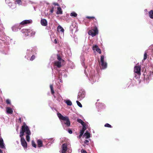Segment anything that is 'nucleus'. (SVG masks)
Returning a JSON list of instances; mask_svg holds the SVG:
<instances>
[{
    "mask_svg": "<svg viewBox=\"0 0 153 153\" xmlns=\"http://www.w3.org/2000/svg\"><path fill=\"white\" fill-rule=\"evenodd\" d=\"M25 133L26 134V140L27 142H29L30 141V135L31 134V132L27 126L24 123L21 129L20 132V137H21V141L22 146L24 148H26L27 147V143L23 137L25 134Z\"/></svg>",
    "mask_w": 153,
    "mask_h": 153,
    "instance_id": "1",
    "label": "nucleus"
},
{
    "mask_svg": "<svg viewBox=\"0 0 153 153\" xmlns=\"http://www.w3.org/2000/svg\"><path fill=\"white\" fill-rule=\"evenodd\" d=\"M58 117L61 121L62 124L63 123L65 124L68 127L70 125V122L67 116H63L60 113H58L57 114Z\"/></svg>",
    "mask_w": 153,
    "mask_h": 153,
    "instance_id": "2",
    "label": "nucleus"
},
{
    "mask_svg": "<svg viewBox=\"0 0 153 153\" xmlns=\"http://www.w3.org/2000/svg\"><path fill=\"white\" fill-rule=\"evenodd\" d=\"M72 151L69 145L67 144H64L62 146L61 152L62 153H71Z\"/></svg>",
    "mask_w": 153,
    "mask_h": 153,
    "instance_id": "3",
    "label": "nucleus"
},
{
    "mask_svg": "<svg viewBox=\"0 0 153 153\" xmlns=\"http://www.w3.org/2000/svg\"><path fill=\"white\" fill-rule=\"evenodd\" d=\"M141 67L138 65H136L134 68V72L135 74L136 78H138L141 74Z\"/></svg>",
    "mask_w": 153,
    "mask_h": 153,
    "instance_id": "4",
    "label": "nucleus"
},
{
    "mask_svg": "<svg viewBox=\"0 0 153 153\" xmlns=\"http://www.w3.org/2000/svg\"><path fill=\"white\" fill-rule=\"evenodd\" d=\"M104 56L102 55L101 56L100 63V67L101 69H105L107 67V63L106 62L104 61Z\"/></svg>",
    "mask_w": 153,
    "mask_h": 153,
    "instance_id": "5",
    "label": "nucleus"
},
{
    "mask_svg": "<svg viewBox=\"0 0 153 153\" xmlns=\"http://www.w3.org/2000/svg\"><path fill=\"white\" fill-rule=\"evenodd\" d=\"M57 61H56L54 62V65L57 67L59 68L62 66V64L64 60L62 59L59 55H57Z\"/></svg>",
    "mask_w": 153,
    "mask_h": 153,
    "instance_id": "6",
    "label": "nucleus"
},
{
    "mask_svg": "<svg viewBox=\"0 0 153 153\" xmlns=\"http://www.w3.org/2000/svg\"><path fill=\"white\" fill-rule=\"evenodd\" d=\"M98 33V30L97 27H95L94 29H91L89 31L88 34L89 35L91 36L92 37L95 36Z\"/></svg>",
    "mask_w": 153,
    "mask_h": 153,
    "instance_id": "7",
    "label": "nucleus"
},
{
    "mask_svg": "<svg viewBox=\"0 0 153 153\" xmlns=\"http://www.w3.org/2000/svg\"><path fill=\"white\" fill-rule=\"evenodd\" d=\"M85 92L84 90H81L79 93L78 95V99L80 100L83 99L85 96Z\"/></svg>",
    "mask_w": 153,
    "mask_h": 153,
    "instance_id": "8",
    "label": "nucleus"
},
{
    "mask_svg": "<svg viewBox=\"0 0 153 153\" xmlns=\"http://www.w3.org/2000/svg\"><path fill=\"white\" fill-rule=\"evenodd\" d=\"M31 30L30 29H24L22 30V32L25 34L26 36H28L30 35V32Z\"/></svg>",
    "mask_w": 153,
    "mask_h": 153,
    "instance_id": "9",
    "label": "nucleus"
},
{
    "mask_svg": "<svg viewBox=\"0 0 153 153\" xmlns=\"http://www.w3.org/2000/svg\"><path fill=\"white\" fill-rule=\"evenodd\" d=\"M92 49L94 51H95L99 53H101V50L99 48L98 46L96 45H93L92 47Z\"/></svg>",
    "mask_w": 153,
    "mask_h": 153,
    "instance_id": "10",
    "label": "nucleus"
},
{
    "mask_svg": "<svg viewBox=\"0 0 153 153\" xmlns=\"http://www.w3.org/2000/svg\"><path fill=\"white\" fill-rule=\"evenodd\" d=\"M19 26V24H16L13 25L12 27V30L14 32L18 31L19 29H20Z\"/></svg>",
    "mask_w": 153,
    "mask_h": 153,
    "instance_id": "11",
    "label": "nucleus"
},
{
    "mask_svg": "<svg viewBox=\"0 0 153 153\" xmlns=\"http://www.w3.org/2000/svg\"><path fill=\"white\" fill-rule=\"evenodd\" d=\"M32 22V21L31 19L25 20L22 21L20 23L22 25H25L26 24L31 23Z\"/></svg>",
    "mask_w": 153,
    "mask_h": 153,
    "instance_id": "12",
    "label": "nucleus"
},
{
    "mask_svg": "<svg viewBox=\"0 0 153 153\" xmlns=\"http://www.w3.org/2000/svg\"><path fill=\"white\" fill-rule=\"evenodd\" d=\"M0 147L2 149H5V148L3 140L1 137H0Z\"/></svg>",
    "mask_w": 153,
    "mask_h": 153,
    "instance_id": "13",
    "label": "nucleus"
},
{
    "mask_svg": "<svg viewBox=\"0 0 153 153\" xmlns=\"http://www.w3.org/2000/svg\"><path fill=\"white\" fill-rule=\"evenodd\" d=\"M89 80L92 81V82H94L97 80V77L95 76H93L92 75H91Z\"/></svg>",
    "mask_w": 153,
    "mask_h": 153,
    "instance_id": "14",
    "label": "nucleus"
},
{
    "mask_svg": "<svg viewBox=\"0 0 153 153\" xmlns=\"http://www.w3.org/2000/svg\"><path fill=\"white\" fill-rule=\"evenodd\" d=\"M153 78V71H150L149 74L147 75V77L146 78V79L148 80H150Z\"/></svg>",
    "mask_w": 153,
    "mask_h": 153,
    "instance_id": "15",
    "label": "nucleus"
},
{
    "mask_svg": "<svg viewBox=\"0 0 153 153\" xmlns=\"http://www.w3.org/2000/svg\"><path fill=\"white\" fill-rule=\"evenodd\" d=\"M41 24L43 26H45L47 25V22L46 19H42L41 21Z\"/></svg>",
    "mask_w": 153,
    "mask_h": 153,
    "instance_id": "16",
    "label": "nucleus"
},
{
    "mask_svg": "<svg viewBox=\"0 0 153 153\" xmlns=\"http://www.w3.org/2000/svg\"><path fill=\"white\" fill-rule=\"evenodd\" d=\"M7 113V114H12L13 113V111L12 109L10 107H7L6 108Z\"/></svg>",
    "mask_w": 153,
    "mask_h": 153,
    "instance_id": "17",
    "label": "nucleus"
},
{
    "mask_svg": "<svg viewBox=\"0 0 153 153\" xmlns=\"http://www.w3.org/2000/svg\"><path fill=\"white\" fill-rule=\"evenodd\" d=\"M38 146L39 147H40L43 146V143L42 140L40 139L38 140H37Z\"/></svg>",
    "mask_w": 153,
    "mask_h": 153,
    "instance_id": "18",
    "label": "nucleus"
},
{
    "mask_svg": "<svg viewBox=\"0 0 153 153\" xmlns=\"http://www.w3.org/2000/svg\"><path fill=\"white\" fill-rule=\"evenodd\" d=\"M58 33L64 32V30L63 27L60 25L58 26L57 28Z\"/></svg>",
    "mask_w": 153,
    "mask_h": 153,
    "instance_id": "19",
    "label": "nucleus"
},
{
    "mask_svg": "<svg viewBox=\"0 0 153 153\" xmlns=\"http://www.w3.org/2000/svg\"><path fill=\"white\" fill-rule=\"evenodd\" d=\"M83 137H85V138L87 139L90 137V134L87 131H86V132L84 134Z\"/></svg>",
    "mask_w": 153,
    "mask_h": 153,
    "instance_id": "20",
    "label": "nucleus"
},
{
    "mask_svg": "<svg viewBox=\"0 0 153 153\" xmlns=\"http://www.w3.org/2000/svg\"><path fill=\"white\" fill-rule=\"evenodd\" d=\"M60 39H63L64 37V32L58 33Z\"/></svg>",
    "mask_w": 153,
    "mask_h": 153,
    "instance_id": "21",
    "label": "nucleus"
},
{
    "mask_svg": "<svg viewBox=\"0 0 153 153\" xmlns=\"http://www.w3.org/2000/svg\"><path fill=\"white\" fill-rule=\"evenodd\" d=\"M56 13L57 14H62V9L60 7H58L57 8V11L56 12Z\"/></svg>",
    "mask_w": 153,
    "mask_h": 153,
    "instance_id": "22",
    "label": "nucleus"
},
{
    "mask_svg": "<svg viewBox=\"0 0 153 153\" xmlns=\"http://www.w3.org/2000/svg\"><path fill=\"white\" fill-rule=\"evenodd\" d=\"M64 102L68 105L71 106L72 105V103L70 100H66Z\"/></svg>",
    "mask_w": 153,
    "mask_h": 153,
    "instance_id": "23",
    "label": "nucleus"
},
{
    "mask_svg": "<svg viewBox=\"0 0 153 153\" xmlns=\"http://www.w3.org/2000/svg\"><path fill=\"white\" fill-rule=\"evenodd\" d=\"M149 17L153 19V10H152L149 12Z\"/></svg>",
    "mask_w": 153,
    "mask_h": 153,
    "instance_id": "24",
    "label": "nucleus"
},
{
    "mask_svg": "<svg viewBox=\"0 0 153 153\" xmlns=\"http://www.w3.org/2000/svg\"><path fill=\"white\" fill-rule=\"evenodd\" d=\"M50 88H51V93L53 95V96L55 98H56V97L54 96V91L53 90V85H50Z\"/></svg>",
    "mask_w": 153,
    "mask_h": 153,
    "instance_id": "25",
    "label": "nucleus"
},
{
    "mask_svg": "<svg viewBox=\"0 0 153 153\" xmlns=\"http://www.w3.org/2000/svg\"><path fill=\"white\" fill-rule=\"evenodd\" d=\"M82 125L83 126L82 129L80 131V132H82L83 133H84V131L86 129V124L85 123L84 125L82 124Z\"/></svg>",
    "mask_w": 153,
    "mask_h": 153,
    "instance_id": "26",
    "label": "nucleus"
},
{
    "mask_svg": "<svg viewBox=\"0 0 153 153\" xmlns=\"http://www.w3.org/2000/svg\"><path fill=\"white\" fill-rule=\"evenodd\" d=\"M67 73L66 72L63 71L62 73L61 72L62 76H63L64 77H66L67 76Z\"/></svg>",
    "mask_w": 153,
    "mask_h": 153,
    "instance_id": "27",
    "label": "nucleus"
},
{
    "mask_svg": "<svg viewBox=\"0 0 153 153\" xmlns=\"http://www.w3.org/2000/svg\"><path fill=\"white\" fill-rule=\"evenodd\" d=\"M77 13L74 12H72L70 14V16H73V17H76L77 16Z\"/></svg>",
    "mask_w": 153,
    "mask_h": 153,
    "instance_id": "28",
    "label": "nucleus"
},
{
    "mask_svg": "<svg viewBox=\"0 0 153 153\" xmlns=\"http://www.w3.org/2000/svg\"><path fill=\"white\" fill-rule=\"evenodd\" d=\"M8 5L12 8H13L15 7V5L14 4H12L11 2H9L8 4Z\"/></svg>",
    "mask_w": 153,
    "mask_h": 153,
    "instance_id": "29",
    "label": "nucleus"
},
{
    "mask_svg": "<svg viewBox=\"0 0 153 153\" xmlns=\"http://www.w3.org/2000/svg\"><path fill=\"white\" fill-rule=\"evenodd\" d=\"M77 121L79 123H80L82 125V124H84L85 123L84 122H83L81 119H78L77 120Z\"/></svg>",
    "mask_w": 153,
    "mask_h": 153,
    "instance_id": "30",
    "label": "nucleus"
},
{
    "mask_svg": "<svg viewBox=\"0 0 153 153\" xmlns=\"http://www.w3.org/2000/svg\"><path fill=\"white\" fill-rule=\"evenodd\" d=\"M15 3L16 4H18L19 5H21L22 4V1L21 0H16Z\"/></svg>",
    "mask_w": 153,
    "mask_h": 153,
    "instance_id": "31",
    "label": "nucleus"
},
{
    "mask_svg": "<svg viewBox=\"0 0 153 153\" xmlns=\"http://www.w3.org/2000/svg\"><path fill=\"white\" fill-rule=\"evenodd\" d=\"M31 30V31H30V33H29L30 35V34L31 36H33L35 35L36 33V32L35 31L33 30Z\"/></svg>",
    "mask_w": 153,
    "mask_h": 153,
    "instance_id": "32",
    "label": "nucleus"
},
{
    "mask_svg": "<svg viewBox=\"0 0 153 153\" xmlns=\"http://www.w3.org/2000/svg\"><path fill=\"white\" fill-rule=\"evenodd\" d=\"M81 63L82 65H84V61L85 60V58L84 57L82 56L81 57Z\"/></svg>",
    "mask_w": 153,
    "mask_h": 153,
    "instance_id": "33",
    "label": "nucleus"
},
{
    "mask_svg": "<svg viewBox=\"0 0 153 153\" xmlns=\"http://www.w3.org/2000/svg\"><path fill=\"white\" fill-rule=\"evenodd\" d=\"M56 98V100L59 101H60L61 100V97L59 94L57 95V97Z\"/></svg>",
    "mask_w": 153,
    "mask_h": 153,
    "instance_id": "34",
    "label": "nucleus"
},
{
    "mask_svg": "<svg viewBox=\"0 0 153 153\" xmlns=\"http://www.w3.org/2000/svg\"><path fill=\"white\" fill-rule=\"evenodd\" d=\"M76 103L77 104V105H78L79 107L80 108H81L82 107V105L81 103L78 101H76Z\"/></svg>",
    "mask_w": 153,
    "mask_h": 153,
    "instance_id": "35",
    "label": "nucleus"
},
{
    "mask_svg": "<svg viewBox=\"0 0 153 153\" xmlns=\"http://www.w3.org/2000/svg\"><path fill=\"white\" fill-rule=\"evenodd\" d=\"M32 146L35 147V148H36V145L35 143V142L33 141H32Z\"/></svg>",
    "mask_w": 153,
    "mask_h": 153,
    "instance_id": "36",
    "label": "nucleus"
},
{
    "mask_svg": "<svg viewBox=\"0 0 153 153\" xmlns=\"http://www.w3.org/2000/svg\"><path fill=\"white\" fill-rule=\"evenodd\" d=\"M147 54L146 52H145V53L144 54V58L143 59V60H145L147 58Z\"/></svg>",
    "mask_w": 153,
    "mask_h": 153,
    "instance_id": "37",
    "label": "nucleus"
},
{
    "mask_svg": "<svg viewBox=\"0 0 153 153\" xmlns=\"http://www.w3.org/2000/svg\"><path fill=\"white\" fill-rule=\"evenodd\" d=\"M104 126L105 127H109V128H111V126L108 123L105 124V125Z\"/></svg>",
    "mask_w": 153,
    "mask_h": 153,
    "instance_id": "38",
    "label": "nucleus"
},
{
    "mask_svg": "<svg viewBox=\"0 0 153 153\" xmlns=\"http://www.w3.org/2000/svg\"><path fill=\"white\" fill-rule=\"evenodd\" d=\"M35 58V56L34 55H33L31 57L30 59V60L33 61Z\"/></svg>",
    "mask_w": 153,
    "mask_h": 153,
    "instance_id": "39",
    "label": "nucleus"
},
{
    "mask_svg": "<svg viewBox=\"0 0 153 153\" xmlns=\"http://www.w3.org/2000/svg\"><path fill=\"white\" fill-rule=\"evenodd\" d=\"M6 102L8 104H10V100L9 99H7L6 100Z\"/></svg>",
    "mask_w": 153,
    "mask_h": 153,
    "instance_id": "40",
    "label": "nucleus"
},
{
    "mask_svg": "<svg viewBox=\"0 0 153 153\" xmlns=\"http://www.w3.org/2000/svg\"><path fill=\"white\" fill-rule=\"evenodd\" d=\"M89 143L88 140H86L84 141V143L87 145H88Z\"/></svg>",
    "mask_w": 153,
    "mask_h": 153,
    "instance_id": "41",
    "label": "nucleus"
},
{
    "mask_svg": "<svg viewBox=\"0 0 153 153\" xmlns=\"http://www.w3.org/2000/svg\"><path fill=\"white\" fill-rule=\"evenodd\" d=\"M86 18L87 19H94L95 17L94 16H87L86 17Z\"/></svg>",
    "mask_w": 153,
    "mask_h": 153,
    "instance_id": "42",
    "label": "nucleus"
},
{
    "mask_svg": "<svg viewBox=\"0 0 153 153\" xmlns=\"http://www.w3.org/2000/svg\"><path fill=\"white\" fill-rule=\"evenodd\" d=\"M81 152L82 153H87L86 151L83 149H82L81 150Z\"/></svg>",
    "mask_w": 153,
    "mask_h": 153,
    "instance_id": "43",
    "label": "nucleus"
},
{
    "mask_svg": "<svg viewBox=\"0 0 153 153\" xmlns=\"http://www.w3.org/2000/svg\"><path fill=\"white\" fill-rule=\"evenodd\" d=\"M83 133H83L82 132H80V134L79 136V138H81V137H82V135H83Z\"/></svg>",
    "mask_w": 153,
    "mask_h": 153,
    "instance_id": "44",
    "label": "nucleus"
},
{
    "mask_svg": "<svg viewBox=\"0 0 153 153\" xmlns=\"http://www.w3.org/2000/svg\"><path fill=\"white\" fill-rule=\"evenodd\" d=\"M68 132L70 134H71L72 133V131L71 130V129H69L68 131Z\"/></svg>",
    "mask_w": 153,
    "mask_h": 153,
    "instance_id": "45",
    "label": "nucleus"
},
{
    "mask_svg": "<svg viewBox=\"0 0 153 153\" xmlns=\"http://www.w3.org/2000/svg\"><path fill=\"white\" fill-rule=\"evenodd\" d=\"M144 11L146 13V14H147V13H147L148 11H147V9H145L144 10Z\"/></svg>",
    "mask_w": 153,
    "mask_h": 153,
    "instance_id": "46",
    "label": "nucleus"
},
{
    "mask_svg": "<svg viewBox=\"0 0 153 153\" xmlns=\"http://www.w3.org/2000/svg\"><path fill=\"white\" fill-rule=\"evenodd\" d=\"M53 9H51L50 10V12H51V13H52L53 12Z\"/></svg>",
    "mask_w": 153,
    "mask_h": 153,
    "instance_id": "47",
    "label": "nucleus"
},
{
    "mask_svg": "<svg viewBox=\"0 0 153 153\" xmlns=\"http://www.w3.org/2000/svg\"><path fill=\"white\" fill-rule=\"evenodd\" d=\"M54 42H55L56 43H57V41L56 39H55L54 40Z\"/></svg>",
    "mask_w": 153,
    "mask_h": 153,
    "instance_id": "48",
    "label": "nucleus"
},
{
    "mask_svg": "<svg viewBox=\"0 0 153 153\" xmlns=\"http://www.w3.org/2000/svg\"><path fill=\"white\" fill-rule=\"evenodd\" d=\"M54 4L55 5H57V6H59V4H57V3H54Z\"/></svg>",
    "mask_w": 153,
    "mask_h": 153,
    "instance_id": "49",
    "label": "nucleus"
},
{
    "mask_svg": "<svg viewBox=\"0 0 153 153\" xmlns=\"http://www.w3.org/2000/svg\"><path fill=\"white\" fill-rule=\"evenodd\" d=\"M59 82H62V80L61 79H59Z\"/></svg>",
    "mask_w": 153,
    "mask_h": 153,
    "instance_id": "50",
    "label": "nucleus"
},
{
    "mask_svg": "<svg viewBox=\"0 0 153 153\" xmlns=\"http://www.w3.org/2000/svg\"><path fill=\"white\" fill-rule=\"evenodd\" d=\"M0 153H2V152L1 149H0Z\"/></svg>",
    "mask_w": 153,
    "mask_h": 153,
    "instance_id": "51",
    "label": "nucleus"
},
{
    "mask_svg": "<svg viewBox=\"0 0 153 153\" xmlns=\"http://www.w3.org/2000/svg\"><path fill=\"white\" fill-rule=\"evenodd\" d=\"M50 140H52V141H53V139H50Z\"/></svg>",
    "mask_w": 153,
    "mask_h": 153,
    "instance_id": "52",
    "label": "nucleus"
},
{
    "mask_svg": "<svg viewBox=\"0 0 153 153\" xmlns=\"http://www.w3.org/2000/svg\"><path fill=\"white\" fill-rule=\"evenodd\" d=\"M29 51H29L28 52H27V53H30V52H29Z\"/></svg>",
    "mask_w": 153,
    "mask_h": 153,
    "instance_id": "53",
    "label": "nucleus"
},
{
    "mask_svg": "<svg viewBox=\"0 0 153 153\" xmlns=\"http://www.w3.org/2000/svg\"><path fill=\"white\" fill-rule=\"evenodd\" d=\"M83 146H85V145L84 144H83Z\"/></svg>",
    "mask_w": 153,
    "mask_h": 153,
    "instance_id": "54",
    "label": "nucleus"
},
{
    "mask_svg": "<svg viewBox=\"0 0 153 153\" xmlns=\"http://www.w3.org/2000/svg\"><path fill=\"white\" fill-rule=\"evenodd\" d=\"M60 75H59V78H60Z\"/></svg>",
    "mask_w": 153,
    "mask_h": 153,
    "instance_id": "55",
    "label": "nucleus"
}]
</instances>
